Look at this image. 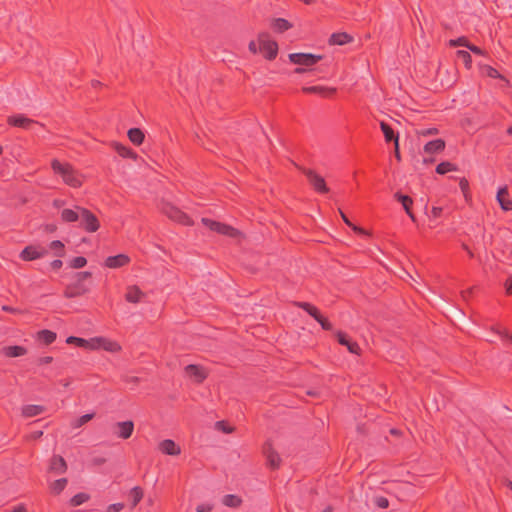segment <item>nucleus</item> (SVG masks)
<instances>
[{"label": "nucleus", "instance_id": "nucleus-22", "mask_svg": "<svg viewBox=\"0 0 512 512\" xmlns=\"http://www.w3.org/2000/svg\"><path fill=\"white\" fill-rule=\"evenodd\" d=\"M444 148L445 142L442 139H435L425 144L424 151L428 154H436L443 151Z\"/></svg>", "mask_w": 512, "mask_h": 512}, {"label": "nucleus", "instance_id": "nucleus-10", "mask_svg": "<svg viewBox=\"0 0 512 512\" xmlns=\"http://www.w3.org/2000/svg\"><path fill=\"white\" fill-rule=\"evenodd\" d=\"M130 263V257L127 254H118L109 256L105 259L104 266L110 269L124 267Z\"/></svg>", "mask_w": 512, "mask_h": 512}, {"label": "nucleus", "instance_id": "nucleus-47", "mask_svg": "<svg viewBox=\"0 0 512 512\" xmlns=\"http://www.w3.org/2000/svg\"><path fill=\"white\" fill-rule=\"evenodd\" d=\"M450 45L451 46H464V47H467L470 45L467 41L466 38L464 37H460L458 39H455V40H451L450 41Z\"/></svg>", "mask_w": 512, "mask_h": 512}, {"label": "nucleus", "instance_id": "nucleus-32", "mask_svg": "<svg viewBox=\"0 0 512 512\" xmlns=\"http://www.w3.org/2000/svg\"><path fill=\"white\" fill-rule=\"evenodd\" d=\"M143 490L139 486L133 487L129 492V497L131 499L132 507H135L143 498Z\"/></svg>", "mask_w": 512, "mask_h": 512}, {"label": "nucleus", "instance_id": "nucleus-30", "mask_svg": "<svg viewBox=\"0 0 512 512\" xmlns=\"http://www.w3.org/2000/svg\"><path fill=\"white\" fill-rule=\"evenodd\" d=\"M68 480L66 478L57 479L49 484L50 491L59 495L67 486Z\"/></svg>", "mask_w": 512, "mask_h": 512}, {"label": "nucleus", "instance_id": "nucleus-45", "mask_svg": "<svg viewBox=\"0 0 512 512\" xmlns=\"http://www.w3.org/2000/svg\"><path fill=\"white\" fill-rule=\"evenodd\" d=\"M374 503L378 508L385 509L389 506V500L386 497L378 496L374 499Z\"/></svg>", "mask_w": 512, "mask_h": 512}, {"label": "nucleus", "instance_id": "nucleus-27", "mask_svg": "<svg viewBox=\"0 0 512 512\" xmlns=\"http://www.w3.org/2000/svg\"><path fill=\"white\" fill-rule=\"evenodd\" d=\"M128 138L135 145H141L144 141V133L139 128H131L128 130Z\"/></svg>", "mask_w": 512, "mask_h": 512}, {"label": "nucleus", "instance_id": "nucleus-11", "mask_svg": "<svg viewBox=\"0 0 512 512\" xmlns=\"http://www.w3.org/2000/svg\"><path fill=\"white\" fill-rule=\"evenodd\" d=\"M264 454L267 459L268 465L272 469H276L280 466L281 458L276 451L273 450L270 443H266L263 448Z\"/></svg>", "mask_w": 512, "mask_h": 512}, {"label": "nucleus", "instance_id": "nucleus-54", "mask_svg": "<svg viewBox=\"0 0 512 512\" xmlns=\"http://www.w3.org/2000/svg\"><path fill=\"white\" fill-rule=\"evenodd\" d=\"M459 186L464 194L465 197H467V192L469 189V183L465 178H462L459 182Z\"/></svg>", "mask_w": 512, "mask_h": 512}, {"label": "nucleus", "instance_id": "nucleus-18", "mask_svg": "<svg viewBox=\"0 0 512 512\" xmlns=\"http://www.w3.org/2000/svg\"><path fill=\"white\" fill-rule=\"evenodd\" d=\"M49 470L63 474L67 470V464L65 459L60 455H53L50 459Z\"/></svg>", "mask_w": 512, "mask_h": 512}, {"label": "nucleus", "instance_id": "nucleus-13", "mask_svg": "<svg viewBox=\"0 0 512 512\" xmlns=\"http://www.w3.org/2000/svg\"><path fill=\"white\" fill-rule=\"evenodd\" d=\"M159 449L163 454L176 456L181 453L180 447L171 439H165L159 443Z\"/></svg>", "mask_w": 512, "mask_h": 512}, {"label": "nucleus", "instance_id": "nucleus-33", "mask_svg": "<svg viewBox=\"0 0 512 512\" xmlns=\"http://www.w3.org/2000/svg\"><path fill=\"white\" fill-rule=\"evenodd\" d=\"M303 91L305 93H315V94H321V95H329V94H332L335 92V89L333 88H325V87H322V86H309V87H304L303 88Z\"/></svg>", "mask_w": 512, "mask_h": 512}, {"label": "nucleus", "instance_id": "nucleus-17", "mask_svg": "<svg viewBox=\"0 0 512 512\" xmlns=\"http://www.w3.org/2000/svg\"><path fill=\"white\" fill-rule=\"evenodd\" d=\"M88 291L89 289L83 283L76 282L66 288L64 295L66 298H75L87 293Z\"/></svg>", "mask_w": 512, "mask_h": 512}, {"label": "nucleus", "instance_id": "nucleus-59", "mask_svg": "<svg viewBox=\"0 0 512 512\" xmlns=\"http://www.w3.org/2000/svg\"><path fill=\"white\" fill-rule=\"evenodd\" d=\"M249 50L253 54H256L257 52H259V47L257 46V43L255 41H251L249 43Z\"/></svg>", "mask_w": 512, "mask_h": 512}, {"label": "nucleus", "instance_id": "nucleus-35", "mask_svg": "<svg viewBox=\"0 0 512 512\" xmlns=\"http://www.w3.org/2000/svg\"><path fill=\"white\" fill-rule=\"evenodd\" d=\"M480 71L483 75L494 78V79H503V76L492 66L489 65H483L480 67Z\"/></svg>", "mask_w": 512, "mask_h": 512}, {"label": "nucleus", "instance_id": "nucleus-36", "mask_svg": "<svg viewBox=\"0 0 512 512\" xmlns=\"http://www.w3.org/2000/svg\"><path fill=\"white\" fill-rule=\"evenodd\" d=\"M115 150L123 158H134L135 157V153L130 148H128L122 144H119V143L115 144Z\"/></svg>", "mask_w": 512, "mask_h": 512}, {"label": "nucleus", "instance_id": "nucleus-20", "mask_svg": "<svg viewBox=\"0 0 512 512\" xmlns=\"http://www.w3.org/2000/svg\"><path fill=\"white\" fill-rule=\"evenodd\" d=\"M80 206H76L75 209L66 208L61 211V220L66 223H73L79 221L80 218Z\"/></svg>", "mask_w": 512, "mask_h": 512}, {"label": "nucleus", "instance_id": "nucleus-50", "mask_svg": "<svg viewBox=\"0 0 512 512\" xmlns=\"http://www.w3.org/2000/svg\"><path fill=\"white\" fill-rule=\"evenodd\" d=\"M495 332L502 338V339H507L510 343H512V335L509 334L506 330L504 329H496Z\"/></svg>", "mask_w": 512, "mask_h": 512}, {"label": "nucleus", "instance_id": "nucleus-12", "mask_svg": "<svg viewBox=\"0 0 512 512\" xmlns=\"http://www.w3.org/2000/svg\"><path fill=\"white\" fill-rule=\"evenodd\" d=\"M7 121L9 125L23 129H30L31 126L35 124V122L32 119L24 115L10 116Z\"/></svg>", "mask_w": 512, "mask_h": 512}, {"label": "nucleus", "instance_id": "nucleus-15", "mask_svg": "<svg viewBox=\"0 0 512 512\" xmlns=\"http://www.w3.org/2000/svg\"><path fill=\"white\" fill-rule=\"evenodd\" d=\"M145 293L138 286H129L125 294L126 301L137 304L143 300Z\"/></svg>", "mask_w": 512, "mask_h": 512}, {"label": "nucleus", "instance_id": "nucleus-1", "mask_svg": "<svg viewBox=\"0 0 512 512\" xmlns=\"http://www.w3.org/2000/svg\"><path fill=\"white\" fill-rule=\"evenodd\" d=\"M51 167L55 174L61 176L66 185L73 188H78L82 185L83 178L81 174L78 173L69 163H62L57 159H54L51 162Z\"/></svg>", "mask_w": 512, "mask_h": 512}, {"label": "nucleus", "instance_id": "nucleus-48", "mask_svg": "<svg viewBox=\"0 0 512 512\" xmlns=\"http://www.w3.org/2000/svg\"><path fill=\"white\" fill-rule=\"evenodd\" d=\"M213 505L210 503H202L196 507V512H211Z\"/></svg>", "mask_w": 512, "mask_h": 512}, {"label": "nucleus", "instance_id": "nucleus-60", "mask_svg": "<svg viewBox=\"0 0 512 512\" xmlns=\"http://www.w3.org/2000/svg\"><path fill=\"white\" fill-rule=\"evenodd\" d=\"M394 149H395V157L398 161L401 160V155H400V152H399V142H398V139H396L395 141V144H394Z\"/></svg>", "mask_w": 512, "mask_h": 512}, {"label": "nucleus", "instance_id": "nucleus-43", "mask_svg": "<svg viewBox=\"0 0 512 512\" xmlns=\"http://www.w3.org/2000/svg\"><path fill=\"white\" fill-rule=\"evenodd\" d=\"M86 264H87V259L83 256L75 257L70 262V266L74 269L83 268Z\"/></svg>", "mask_w": 512, "mask_h": 512}, {"label": "nucleus", "instance_id": "nucleus-7", "mask_svg": "<svg viewBox=\"0 0 512 512\" xmlns=\"http://www.w3.org/2000/svg\"><path fill=\"white\" fill-rule=\"evenodd\" d=\"M202 223L211 231H215L222 235L234 237L237 234V230L234 229L233 227L208 218H202Z\"/></svg>", "mask_w": 512, "mask_h": 512}, {"label": "nucleus", "instance_id": "nucleus-19", "mask_svg": "<svg viewBox=\"0 0 512 512\" xmlns=\"http://www.w3.org/2000/svg\"><path fill=\"white\" fill-rule=\"evenodd\" d=\"M337 339H338V342L343 345V346H346L347 349L349 350L350 353L352 354H356L358 355L360 353V347L359 345L354 342V341H351L347 335L343 332H338L337 333Z\"/></svg>", "mask_w": 512, "mask_h": 512}, {"label": "nucleus", "instance_id": "nucleus-26", "mask_svg": "<svg viewBox=\"0 0 512 512\" xmlns=\"http://www.w3.org/2000/svg\"><path fill=\"white\" fill-rule=\"evenodd\" d=\"M56 333L51 330H41L37 333V340L45 345L52 344L56 340Z\"/></svg>", "mask_w": 512, "mask_h": 512}, {"label": "nucleus", "instance_id": "nucleus-8", "mask_svg": "<svg viewBox=\"0 0 512 512\" xmlns=\"http://www.w3.org/2000/svg\"><path fill=\"white\" fill-rule=\"evenodd\" d=\"M92 345L91 350L102 348L108 352H118L121 349L120 345L116 341H112L104 337L92 338Z\"/></svg>", "mask_w": 512, "mask_h": 512}, {"label": "nucleus", "instance_id": "nucleus-9", "mask_svg": "<svg viewBox=\"0 0 512 512\" xmlns=\"http://www.w3.org/2000/svg\"><path fill=\"white\" fill-rule=\"evenodd\" d=\"M47 249L38 246H27L20 253L21 259L24 261H32L44 257Z\"/></svg>", "mask_w": 512, "mask_h": 512}, {"label": "nucleus", "instance_id": "nucleus-44", "mask_svg": "<svg viewBox=\"0 0 512 512\" xmlns=\"http://www.w3.org/2000/svg\"><path fill=\"white\" fill-rule=\"evenodd\" d=\"M88 495L85 494V493H78L76 495H74L71 499V504L73 506H79L81 504H83L84 502H86L88 500Z\"/></svg>", "mask_w": 512, "mask_h": 512}, {"label": "nucleus", "instance_id": "nucleus-29", "mask_svg": "<svg viewBox=\"0 0 512 512\" xmlns=\"http://www.w3.org/2000/svg\"><path fill=\"white\" fill-rule=\"evenodd\" d=\"M67 344H75L78 347L85 348L91 350L92 345V338L89 340H86L84 338L75 337V336H69L66 339Z\"/></svg>", "mask_w": 512, "mask_h": 512}, {"label": "nucleus", "instance_id": "nucleus-38", "mask_svg": "<svg viewBox=\"0 0 512 512\" xmlns=\"http://www.w3.org/2000/svg\"><path fill=\"white\" fill-rule=\"evenodd\" d=\"M395 198L401 202L405 212L410 210L411 209V206L413 204V200L411 197L407 196V195H402L400 193H396L395 194Z\"/></svg>", "mask_w": 512, "mask_h": 512}, {"label": "nucleus", "instance_id": "nucleus-42", "mask_svg": "<svg viewBox=\"0 0 512 512\" xmlns=\"http://www.w3.org/2000/svg\"><path fill=\"white\" fill-rule=\"evenodd\" d=\"M49 248L54 250L57 256H62L64 254V244L60 240L52 241Z\"/></svg>", "mask_w": 512, "mask_h": 512}, {"label": "nucleus", "instance_id": "nucleus-2", "mask_svg": "<svg viewBox=\"0 0 512 512\" xmlns=\"http://www.w3.org/2000/svg\"><path fill=\"white\" fill-rule=\"evenodd\" d=\"M80 211V227L83 228L85 231L89 233L96 232L99 227L100 223L97 219V217L88 209L82 207L79 208Z\"/></svg>", "mask_w": 512, "mask_h": 512}, {"label": "nucleus", "instance_id": "nucleus-40", "mask_svg": "<svg viewBox=\"0 0 512 512\" xmlns=\"http://www.w3.org/2000/svg\"><path fill=\"white\" fill-rule=\"evenodd\" d=\"M454 170H456V167L450 162H441L436 167V172L441 175Z\"/></svg>", "mask_w": 512, "mask_h": 512}, {"label": "nucleus", "instance_id": "nucleus-14", "mask_svg": "<svg viewBox=\"0 0 512 512\" xmlns=\"http://www.w3.org/2000/svg\"><path fill=\"white\" fill-rule=\"evenodd\" d=\"M117 427V437L121 439H128L131 437L134 431V423L130 420L118 422L116 424Z\"/></svg>", "mask_w": 512, "mask_h": 512}, {"label": "nucleus", "instance_id": "nucleus-4", "mask_svg": "<svg viewBox=\"0 0 512 512\" xmlns=\"http://www.w3.org/2000/svg\"><path fill=\"white\" fill-rule=\"evenodd\" d=\"M322 55H315L312 53H291L289 60L298 66L311 67L322 60Z\"/></svg>", "mask_w": 512, "mask_h": 512}, {"label": "nucleus", "instance_id": "nucleus-51", "mask_svg": "<svg viewBox=\"0 0 512 512\" xmlns=\"http://www.w3.org/2000/svg\"><path fill=\"white\" fill-rule=\"evenodd\" d=\"M124 508L122 503H114L107 507V512H120Z\"/></svg>", "mask_w": 512, "mask_h": 512}, {"label": "nucleus", "instance_id": "nucleus-23", "mask_svg": "<svg viewBox=\"0 0 512 512\" xmlns=\"http://www.w3.org/2000/svg\"><path fill=\"white\" fill-rule=\"evenodd\" d=\"M2 352L6 357L14 358L25 355L27 353V350L23 346L13 345L4 347Z\"/></svg>", "mask_w": 512, "mask_h": 512}, {"label": "nucleus", "instance_id": "nucleus-37", "mask_svg": "<svg viewBox=\"0 0 512 512\" xmlns=\"http://www.w3.org/2000/svg\"><path fill=\"white\" fill-rule=\"evenodd\" d=\"M222 503L228 507H237L241 504V500L235 495L228 494L223 497Z\"/></svg>", "mask_w": 512, "mask_h": 512}, {"label": "nucleus", "instance_id": "nucleus-5", "mask_svg": "<svg viewBox=\"0 0 512 512\" xmlns=\"http://www.w3.org/2000/svg\"><path fill=\"white\" fill-rule=\"evenodd\" d=\"M162 211L165 215H167V217L175 222L188 226L193 224L191 218L187 214L171 204H165L162 207Z\"/></svg>", "mask_w": 512, "mask_h": 512}, {"label": "nucleus", "instance_id": "nucleus-3", "mask_svg": "<svg viewBox=\"0 0 512 512\" xmlns=\"http://www.w3.org/2000/svg\"><path fill=\"white\" fill-rule=\"evenodd\" d=\"M259 52L268 60L276 58L278 53V45L275 41L271 40L268 35L261 34L258 38Z\"/></svg>", "mask_w": 512, "mask_h": 512}, {"label": "nucleus", "instance_id": "nucleus-34", "mask_svg": "<svg viewBox=\"0 0 512 512\" xmlns=\"http://www.w3.org/2000/svg\"><path fill=\"white\" fill-rule=\"evenodd\" d=\"M291 27L290 23L283 18L274 19L272 22V28L277 32H284Z\"/></svg>", "mask_w": 512, "mask_h": 512}, {"label": "nucleus", "instance_id": "nucleus-46", "mask_svg": "<svg viewBox=\"0 0 512 512\" xmlns=\"http://www.w3.org/2000/svg\"><path fill=\"white\" fill-rule=\"evenodd\" d=\"M442 212H443V208L442 207L433 206L432 209H431L429 218L431 220L439 218L441 216Z\"/></svg>", "mask_w": 512, "mask_h": 512}, {"label": "nucleus", "instance_id": "nucleus-57", "mask_svg": "<svg viewBox=\"0 0 512 512\" xmlns=\"http://www.w3.org/2000/svg\"><path fill=\"white\" fill-rule=\"evenodd\" d=\"M63 263L60 259H55L51 262V267L54 269V270H58L62 267Z\"/></svg>", "mask_w": 512, "mask_h": 512}, {"label": "nucleus", "instance_id": "nucleus-41", "mask_svg": "<svg viewBox=\"0 0 512 512\" xmlns=\"http://www.w3.org/2000/svg\"><path fill=\"white\" fill-rule=\"evenodd\" d=\"M457 58L461 60L467 68L471 67L472 58L469 52L465 50H459L457 51Z\"/></svg>", "mask_w": 512, "mask_h": 512}, {"label": "nucleus", "instance_id": "nucleus-56", "mask_svg": "<svg viewBox=\"0 0 512 512\" xmlns=\"http://www.w3.org/2000/svg\"><path fill=\"white\" fill-rule=\"evenodd\" d=\"M468 49H469L471 52H473L474 54H477V55H483V54H484V52H483L479 47H477V46H475V45H472V44H470V45L468 46Z\"/></svg>", "mask_w": 512, "mask_h": 512}, {"label": "nucleus", "instance_id": "nucleus-21", "mask_svg": "<svg viewBox=\"0 0 512 512\" xmlns=\"http://www.w3.org/2000/svg\"><path fill=\"white\" fill-rule=\"evenodd\" d=\"M45 411V407L42 405H24L21 409L22 415L26 418L35 417L42 414Z\"/></svg>", "mask_w": 512, "mask_h": 512}, {"label": "nucleus", "instance_id": "nucleus-61", "mask_svg": "<svg viewBox=\"0 0 512 512\" xmlns=\"http://www.w3.org/2000/svg\"><path fill=\"white\" fill-rule=\"evenodd\" d=\"M2 310L5 311V312H10V313H18L19 312L18 309L13 308L11 306H7V305H3L2 306Z\"/></svg>", "mask_w": 512, "mask_h": 512}, {"label": "nucleus", "instance_id": "nucleus-31", "mask_svg": "<svg viewBox=\"0 0 512 512\" xmlns=\"http://www.w3.org/2000/svg\"><path fill=\"white\" fill-rule=\"evenodd\" d=\"M298 306L300 308H302L304 311H306L316 321H318L321 318V314H320L319 310L312 304L307 303V302H300V303H298Z\"/></svg>", "mask_w": 512, "mask_h": 512}, {"label": "nucleus", "instance_id": "nucleus-24", "mask_svg": "<svg viewBox=\"0 0 512 512\" xmlns=\"http://www.w3.org/2000/svg\"><path fill=\"white\" fill-rule=\"evenodd\" d=\"M505 195H508L507 188L506 187L499 188L498 192H497V201L503 210L510 211V210H512V201L509 199H506L504 197Z\"/></svg>", "mask_w": 512, "mask_h": 512}, {"label": "nucleus", "instance_id": "nucleus-49", "mask_svg": "<svg viewBox=\"0 0 512 512\" xmlns=\"http://www.w3.org/2000/svg\"><path fill=\"white\" fill-rule=\"evenodd\" d=\"M216 428L218 430L223 431L224 433H231L232 432V428L228 427L227 424L224 421L216 422Z\"/></svg>", "mask_w": 512, "mask_h": 512}, {"label": "nucleus", "instance_id": "nucleus-16", "mask_svg": "<svg viewBox=\"0 0 512 512\" xmlns=\"http://www.w3.org/2000/svg\"><path fill=\"white\" fill-rule=\"evenodd\" d=\"M185 372H186L187 376L194 379L198 383L202 382L206 378L205 370L201 366H198V365H193V364L187 365L185 367Z\"/></svg>", "mask_w": 512, "mask_h": 512}, {"label": "nucleus", "instance_id": "nucleus-39", "mask_svg": "<svg viewBox=\"0 0 512 512\" xmlns=\"http://www.w3.org/2000/svg\"><path fill=\"white\" fill-rule=\"evenodd\" d=\"M95 414L94 413H87V414H84L82 415L81 417H79L78 419H76L73 423H72V427L73 428H80L81 426H83L84 424H86L87 422H89L90 420H92L94 418Z\"/></svg>", "mask_w": 512, "mask_h": 512}, {"label": "nucleus", "instance_id": "nucleus-25", "mask_svg": "<svg viewBox=\"0 0 512 512\" xmlns=\"http://www.w3.org/2000/svg\"><path fill=\"white\" fill-rule=\"evenodd\" d=\"M352 41V37L344 32L333 33L330 36L329 43L331 45H344Z\"/></svg>", "mask_w": 512, "mask_h": 512}, {"label": "nucleus", "instance_id": "nucleus-62", "mask_svg": "<svg viewBox=\"0 0 512 512\" xmlns=\"http://www.w3.org/2000/svg\"><path fill=\"white\" fill-rule=\"evenodd\" d=\"M12 512H27V510L24 504H19L13 508Z\"/></svg>", "mask_w": 512, "mask_h": 512}, {"label": "nucleus", "instance_id": "nucleus-55", "mask_svg": "<svg viewBox=\"0 0 512 512\" xmlns=\"http://www.w3.org/2000/svg\"><path fill=\"white\" fill-rule=\"evenodd\" d=\"M52 361H53V357L43 356V357H40L37 362L39 365H46V364L51 363Z\"/></svg>", "mask_w": 512, "mask_h": 512}, {"label": "nucleus", "instance_id": "nucleus-64", "mask_svg": "<svg viewBox=\"0 0 512 512\" xmlns=\"http://www.w3.org/2000/svg\"><path fill=\"white\" fill-rule=\"evenodd\" d=\"M42 435H43L42 431H34L31 433L30 438L36 440V439L40 438Z\"/></svg>", "mask_w": 512, "mask_h": 512}, {"label": "nucleus", "instance_id": "nucleus-52", "mask_svg": "<svg viewBox=\"0 0 512 512\" xmlns=\"http://www.w3.org/2000/svg\"><path fill=\"white\" fill-rule=\"evenodd\" d=\"M324 330H331V323L321 315V318L317 321Z\"/></svg>", "mask_w": 512, "mask_h": 512}, {"label": "nucleus", "instance_id": "nucleus-6", "mask_svg": "<svg viewBox=\"0 0 512 512\" xmlns=\"http://www.w3.org/2000/svg\"><path fill=\"white\" fill-rule=\"evenodd\" d=\"M303 173L316 192L321 194H326L329 192V188L326 185L325 179L321 175L312 169H303Z\"/></svg>", "mask_w": 512, "mask_h": 512}, {"label": "nucleus", "instance_id": "nucleus-28", "mask_svg": "<svg viewBox=\"0 0 512 512\" xmlns=\"http://www.w3.org/2000/svg\"><path fill=\"white\" fill-rule=\"evenodd\" d=\"M380 128H381V131L383 132L384 134V138H385V141L386 142H391L393 141L395 143L396 139L399 140V136L398 134H395L394 130L391 128L390 125H388L387 123L385 122H381L380 123Z\"/></svg>", "mask_w": 512, "mask_h": 512}, {"label": "nucleus", "instance_id": "nucleus-58", "mask_svg": "<svg viewBox=\"0 0 512 512\" xmlns=\"http://www.w3.org/2000/svg\"><path fill=\"white\" fill-rule=\"evenodd\" d=\"M506 291L508 294H512V276H510L505 282Z\"/></svg>", "mask_w": 512, "mask_h": 512}, {"label": "nucleus", "instance_id": "nucleus-53", "mask_svg": "<svg viewBox=\"0 0 512 512\" xmlns=\"http://www.w3.org/2000/svg\"><path fill=\"white\" fill-rule=\"evenodd\" d=\"M91 276H92L91 272H88V271L79 272L76 274L77 283H82L83 280L90 278Z\"/></svg>", "mask_w": 512, "mask_h": 512}, {"label": "nucleus", "instance_id": "nucleus-63", "mask_svg": "<svg viewBox=\"0 0 512 512\" xmlns=\"http://www.w3.org/2000/svg\"><path fill=\"white\" fill-rule=\"evenodd\" d=\"M350 227L352 228L353 231H355V232H357L359 234L366 235V232H365V230L363 228L358 227V226L354 225L353 223H352V226H350Z\"/></svg>", "mask_w": 512, "mask_h": 512}]
</instances>
